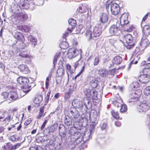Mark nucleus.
I'll list each match as a JSON object with an SVG mask.
<instances>
[{"label":"nucleus","mask_w":150,"mask_h":150,"mask_svg":"<svg viewBox=\"0 0 150 150\" xmlns=\"http://www.w3.org/2000/svg\"><path fill=\"white\" fill-rule=\"evenodd\" d=\"M74 129H76L74 128ZM69 132L71 135V141L73 142L74 145L76 144H79L83 141V142H85L88 141L90 138L91 134V130H87L84 133L83 135L81 136V133L79 132H75L73 128H71Z\"/></svg>","instance_id":"obj_1"},{"label":"nucleus","mask_w":150,"mask_h":150,"mask_svg":"<svg viewBox=\"0 0 150 150\" xmlns=\"http://www.w3.org/2000/svg\"><path fill=\"white\" fill-rule=\"evenodd\" d=\"M28 18V15L22 12L17 14H14L10 18V23L11 24L17 25L20 23H22Z\"/></svg>","instance_id":"obj_2"},{"label":"nucleus","mask_w":150,"mask_h":150,"mask_svg":"<svg viewBox=\"0 0 150 150\" xmlns=\"http://www.w3.org/2000/svg\"><path fill=\"white\" fill-rule=\"evenodd\" d=\"M68 23L69 25L67 30L63 34V38L64 39H65L66 37L69 35V33L72 32L73 29L74 28L76 24V20L73 19H69Z\"/></svg>","instance_id":"obj_3"},{"label":"nucleus","mask_w":150,"mask_h":150,"mask_svg":"<svg viewBox=\"0 0 150 150\" xmlns=\"http://www.w3.org/2000/svg\"><path fill=\"white\" fill-rule=\"evenodd\" d=\"M69 114L71 117L74 118V122H81V120H80V115L78 111L74 107L71 108L69 111Z\"/></svg>","instance_id":"obj_4"},{"label":"nucleus","mask_w":150,"mask_h":150,"mask_svg":"<svg viewBox=\"0 0 150 150\" xmlns=\"http://www.w3.org/2000/svg\"><path fill=\"white\" fill-rule=\"evenodd\" d=\"M72 105L73 107L78 109L83 113L85 112V107H83L82 101L79 99H75L73 100L72 102Z\"/></svg>","instance_id":"obj_5"},{"label":"nucleus","mask_w":150,"mask_h":150,"mask_svg":"<svg viewBox=\"0 0 150 150\" xmlns=\"http://www.w3.org/2000/svg\"><path fill=\"white\" fill-rule=\"evenodd\" d=\"M149 103L146 101L141 102L137 108L138 110L140 112H146L149 109Z\"/></svg>","instance_id":"obj_6"},{"label":"nucleus","mask_w":150,"mask_h":150,"mask_svg":"<svg viewBox=\"0 0 150 150\" xmlns=\"http://www.w3.org/2000/svg\"><path fill=\"white\" fill-rule=\"evenodd\" d=\"M58 126L57 123H54L53 125L45 129L44 130V133L46 135L50 134L51 133L54 132L57 129Z\"/></svg>","instance_id":"obj_7"},{"label":"nucleus","mask_w":150,"mask_h":150,"mask_svg":"<svg viewBox=\"0 0 150 150\" xmlns=\"http://www.w3.org/2000/svg\"><path fill=\"white\" fill-rule=\"evenodd\" d=\"M22 9H27L30 4L28 0H15Z\"/></svg>","instance_id":"obj_8"},{"label":"nucleus","mask_w":150,"mask_h":150,"mask_svg":"<svg viewBox=\"0 0 150 150\" xmlns=\"http://www.w3.org/2000/svg\"><path fill=\"white\" fill-rule=\"evenodd\" d=\"M129 14L127 13H125L121 15L120 21V25L122 27L126 26L129 23L128 20Z\"/></svg>","instance_id":"obj_9"},{"label":"nucleus","mask_w":150,"mask_h":150,"mask_svg":"<svg viewBox=\"0 0 150 150\" xmlns=\"http://www.w3.org/2000/svg\"><path fill=\"white\" fill-rule=\"evenodd\" d=\"M31 80L32 81H30L31 83H33L34 81V79L31 78L28 79L25 77L21 76L18 78L17 79V82L21 84L25 85L28 82H30V80Z\"/></svg>","instance_id":"obj_10"},{"label":"nucleus","mask_w":150,"mask_h":150,"mask_svg":"<svg viewBox=\"0 0 150 150\" xmlns=\"http://www.w3.org/2000/svg\"><path fill=\"white\" fill-rule=\"evenodd\" d=\"M84 93L86 96L88 97L92 98V99H96L98 98L97 92L94 90H90L89 89H86L84 91Z\"/></svg>","instance_id":"obj_11"},{"label":"nucleus","mask_w":150,"mask_h":150,"mask_svg":"<svg viewBox=\"0 0 150 150\" xmlns=\"http://www.w3.org/2000/svg\"><path fill=\"white\" fill-rule=\"evenodd\" d=\"M122 102L121 99H117L114 102L115 105L117 107L121 106V108L120 109V111L121 112H124L126 111L127 110V106L125 104H122L121 103Z\"/></svg>","instance_id":"obj_12"},{"label":"nucleus","mask_w":150,"mask_h":150,"mask_svg":"<svg viewBox=\"0 0 150 150\" xmlns=\"http://www.w3.org/2000/svg\"><path fill=\"white\" fill-rule=\"evenodd\" d=\"M83 107H85V112L87 109L91 108L92 106V103L90 100L89 97H85L83 99Z\"/></svg>","instance_id":"obj_13"},{"label":"nucleus","mask_w":150,"mask_h":150,"mask_svg":"<svg viewBox=\"0 0 150 150\" xmlns=\"http://www.w3.org/2000/svg\"><path fill=\"white\" fill-rule=\"evenodd\" d=\"M110 5L112 14L114 15H117L120 11L119 5L116 3H111Z\"/></svg>","instance_id":"obj_14"},{"label":"nucleus","mask_w":150,"mask_h":150,"mask_svg":"<svg viewBox=\"0 0 150 150\" xmlns=\"http://www.w3.org/2000/svg\"><path fill=\"white\" fill-rule=\"evenodd\" d=\"M120 29L115 24L112 25L109 30V34L111 35H117Z\"/></svg>","instance_id":"obj_15"},{"label":"nucleus","mask_w":150,"mask_h":150,"mask_svg":"<svg viewBox=\"0 0 150 150\" xmlns=\"http://www.w3.org/2000/svg\"><path fill=\"white\" fill-rule=\"evenodd\" d=\"M78 51L74 48L70 49L67 53V55L69 58L71 59L75 57L79 54Z\"/></svg>","instance_id":"obj_16"},{"label":"nucleus","mask_w":150,"mask_h":150,"mask_svg":"<svg viewBox=\"0 0 150 150\" xmlns=\"http://www.w3.org/2000/svg\"><path fill=\"white\" fill-rule=\"evenodd\" d=\"M91 25L89 23H88L86 24V36L88 40H90L91 39H94V36L93 37L92 35V33L90 29L91 28Z\"/></svg>","instance_id":"obj_17"},{"label":"nucleus","mask_w":150,"mask_h":150,"mask_svg":"<svg viewBox=\"0 0 150 150\" xmlns=\"http://www.w3.org/2000/svg\"><path fill=\"white\" fill-rule=\"evenodd\" d=\"M102 29L100 25H96L93 30V35L94 37L99 36L101 33Z\"/></svg>","instance_id":"obj_18"},{"label":"nucleus","mask_w":150,"mask_h":150,"mask_svg":"<svg viewBox=\"0 0 150 150\" xmlns=\"http://www.w3.org/2000/svg\"><path fill=\"white\" fill-rule=\"evenodd\" d=\"M138 79L139 82L145 84L149 82L150 78L149 76L147 75L142 74L139 77Z\"/></svg>","instance_id":"obj_19"},{"label":"nucleus","mask_w":150,"mask_h":150,"mask_svg":"<svg viewBox=\"0 0 150 150\" xmlns=\"http://www.w3.org/2000/svg\"><path fill=\"white\" fill-rule=\"evenodd\" d=\"M30 51L27 49H24L20 51L19 54V56L23 58H25L27 57H30V55H31Z\"/></svg>","instance_id":"obj_20"},{"label":"nucleus","mask_w":150,"mask_h":150,"mask_svg":"<svg viewBox=\"0 0 150 150\" xmlns=\"http://www.w3.org/2000/svg\"><path fill=\"white\" fill-rule=\"evenodd\" d=\"M18 98V96L16 92L11 91L9 92L8 99L11 101L13 102L17 100Z\"/></svg>","instance_id":"obj_21"},{"label":"nucleus","mask_w":150,"mask_h":150,"mask_svg":"<svg viewBox=\"0 0 150 150\" xmlns=\"http://www.w3.org/2000/svg\"><path fill=\"white\" fill-rule=\"evenodd\" d=\"M28 41H30L33 47H34L36 45L37 43V39L35 36L31 35H30L28 37Z\"/></svg>","instance_id":"obj_22"},{"label":"nucleus","mask_w":150,"mask_h":150,"mask_svg":"<svg viewBox=\"0 0 150 150\" xmlns=\"http://www.w3.org/2000/svg\"><path fill=\"white\" fill-rule=\"evenodd\" d=\"M59 128L60 135L62 137H64L67 133V129L65 127L64 125L60 124L59 126Z\"/></svg>","instance_id":"obj_23"},{"label":"nucleus","mask_w":150,"mask_h":150,"mask_svg":"<svg viewBox=\"0 0 150 150\" xmlns=\"http://www.w3.org/2000/svg\"><path fill=\"white\" fill-rule=\"evenodd\" d=\"M122 61V59L121 57L118 56H115L112 60V64H110L111 66H113L114 64H120Z\"/></svg>","instance_id":"obj_24"},{"label":"nucleus","mask_w":150,"mask_h":150,"mask_svg":"<svg viewBox=\"0 0 150 150\" xmlns=\"http://www.w3.org/2000/svg\"><path fill=\"white\" fill-rule=\"evenodd\" d=\"M21 8L20 6L18 4H14L12 8V11L14 13V14H18L22 12Z\"/></svg>","instance_id":"obj_25"},{"label":"nucleus","mask_w":150,"mask_h":150,"mask_svg":"<svg viewBox=\"0 0 150 150\" xmlns=\"http://www.w3.org/2000/svg\"><path fill=\"white\" fill-rule=\"evenodd\" d=\"M108 19V17L106 13H103L100 16V24L102 25L106 23ZM101 25V24H100Z\"/></svg>","instance_id":"obj_26"},{"label":"nucleus","mask_w":150,"mask_h":150,"mask_svg":"<svg viewBox=\"0 0 150 150\" xmlns=\"http://www.w3.org/2000/svg\"><path fill=\"white\" fill-rule=\"evenodd\" d=\"M143 34L146 36L150 34V27L148 25H145L142 29Z\"/></svg>","instance_id":"obj_27"},{"label":"nucleus","mask_w":150,"mask_h":150,"mask_svg":"<svg viewBox=\"0 0 150 150\" xmlns=\"http://www.w3.org/2000/svg\"><path fill=\"white\" fill-rule=\"evenodd\" d=\"M123 40L126 43H130L133 42V38L131 34H127L124 36Z\"/></svg>","instance_id":"obj_28"},{"label":"nucleus","mask_w":150,"mask_h":150,"mask_svg":"<svg viewBox=\"0 0 150 150\" xmlns=\"http://www.w3.org/2000/svg\"><path fill=\"white\" fill-rule=\"evenodd\" d=\"M18 68L23 73L27 74L29 71L27 66L25 64L19 65L18 66Z\"/></svg>","instance_id":"obj_29"},{"label":"nucleus","mask_w":150,"mask_h":150,"mask_svg":"<svg viewBox=\"0 0 150 150\" xmlns=\"http://www.w3.org/2000/svg\"><path fill=\"white\" fill-rule=\"evenodd\" d=\"M16 45L18 46L17 47L18 48L22 50L24 49L26 47V45L23 42V40L17 41L16 42Z\"/></svg>","instance_id":"obj_30"},{"label":"nucleus","mask_w":150,"mask_h":150,"mask_svg":"<svg viewBox=\"0 0 150 150\" xmlns=\"http://www.w3.org/2000/svg\"><path fill=\"white\" fill-rule=\"evenodd\" d=\"M45 105V104H44V105L42 107L40 108L38 115L37 116V117L38 119H40L41 117L42 116H44L45 115L46 112L45 113L44 112V109L45 108L44 105Z\"/></svg>","instance_id":"obj_31"},{"label":"nucleus","mask_w":150,"mask_h":150,"mask_svg":"<svg viewBox=\"0 0 150 150\" xmlns=\"http://www.w3.org/2000/svg\"><path fill=\"white\" fill-rule=\"evenodd\" d=\"M72 120L71 117L68 115H66L65 116L64 119V123L67 126H70L72 124Z\"/></svg>","instance_id":"obj_32"},{"label":"nucleus","mask_w":150,"mask_h":150,"mask_svg":"<svg viewBox=\"0 0 150 150\" xmlns=\"http://www.w3.org/2000/svg\"><path fill=\"white\" fill-rule=\"evenodd\" d=\"M14 38L18 41H20L23 40V36L21 33L18 32H16L14 35Z\"/></svg>","instance_id":"obj_33"},{"label":"nucleus","mask_w":150,"mask_h":150,"mask_svg":"<svg viewBox=\"0 0 150 150\" xmlns=\"http://www.w3.org/2000/svg\"><path fill=\"white\" fill-rule=\"evenodd\" d=\"M108 71L104 69L101 68L99 71V74L102 77L106 76L108 74Z\"/></svg>","instance_id":"obj_34"},{"label":"nucleus","mask_w":150,"mask_h":150,"mask_svg":"<svg viewBox=\"0 0 150 150\" xmlns=\"http://www.w3.org/2000/svg\"><path fill=\"white\" fill-rule=\"evenodd\" d=\"M60 48L62 49H67L69 46L68 43L65 41H63L59 44Z\"/></svg>","instance_id":"obj_35"},{"label":"nucleus","mask_w":150,"mask_h":150,"mask_svg":"<svg viewBox=\"0 0 150 150\" xmlns=\"http://www.w3.org/2000/svg\"><path fill=\"white\" fill-rule=\"evenodd\" d=\"M64 74V70L62 68H58L57 71L56 76L58 77H62Z\"/></svg>","instance_id":"obj_36"},{"label":"nucleus","mask_w":150,"mask_h":150,"mask_svg":"<svg viewBox=\"0 0 150 150\" xmlns=\"http://www.w3.org/2000/svg\"><path fill=\"white\" fill-rule=\"evenodd\" d=\"M42 97L41 95H38L35 98L34 102L36 104H39L42 101Z\"/></svg>","instance_id":"obj_37"},{"label":"nucleus","mask_w":150,"mask_h":150,"mask_svg":"<svg viewBox=\"0 0 150 150\" xmlns=\"http://www.w3.org/2000/svg\"><path fill=\"white\" fill-rule=\"evenodd\" d=\"M61 54V52H57L54 55L53 60V64L54 66L57 63V60Z\"/></svg>","instance_id":"obj_38"},{"label":"nucleus","mask_w":150,"mask_h":150,"mask_svg":"<svg viewBox=\"0 0 150 150\" xmlns=\"http://www.w3.org/2000/svg\"><path fill=\"white\" fill-rule=\"evenodd\" d=\"M98 82L95 79H93L90 82V85L93 88H95L98 86Z\"/></svg>","instance_id":"obj_39"},{"label":"nucleus","mask_w":150,"mask_h":150,"mask_svg":"<svg viewBox=\"0 0 150 150\" xmlns=\"http://www.w3.org/2000/svg\"><path fill=\"white\" fill-rule=\"evenodd\" d=\"M100 127L102 130L105 131L108 128L107 124L106 122H102L100 123Z\"/></svg>","instance_id":"obj_40"},{"label":"nucleus","mask_w":150,"mask_h":150,"mask_svg":"<svg viewBox=\"0 0 150 150\" xmlns=\"http://www.w3.org/2000/svg\"><path fill=\"white\" fill-rule=\"evenodd\" d=\"M53 141L51 139H45V143L46 144L45 147H47L49 146H51L53 144Z\"/></svg>","instance_id":"obj_41"},{"label":"nucleus","mask_w":150,"mask_h":150,"mask_svg":"<svg viewBox=\"0 0 150 150\" xmlns=\"http://www.w3.org/2000/svg\"><path fill=\"white\" fill-rule=\"evenodd\" d=\"M31 28L30 26L28 25H26L22 26L21 27V30L23 32H28Z\"/></svg>","instance_id":"obj_42"},{"label":"nucleus","mask_w":150,"mask_h":150,"mask_svg":"<svg viewBox=\"0 0 150 150\" xmlns=\"http://www.w3.org/2000/svg\"><path fill=\"white\" fill-rule=\"evenodd\" d=\"M124 45L127 49H130L134 47L135 45V44L134 43L132 42L129 43H126L124 44Z\"/></svg>","instance_id":"obj_43"},{"label":"nucleus","mask_w":150,"mask_h":150,"mask_svg":"<svg viewBox=\"0 0 150 150\" xmlns=\"http://www.w3.org/2000/svg\"><path fill=\"white\" fill-rule=\"evenodd\" d=\"M76 86L75 84H71L69 89V92L70 93H72L73 91L75 90Z\"/></svg>","instance_id":"obj_44"},{"label":"nucleus","mask_w":150,"mask_h":150,"mask_svg":"<svg viewBox=\"0 0 150 150\" xmlns=\"http://www.w3.org/2000/svg\"><path fill=\"white\" fill-rule=\"evenodd\" d=\"M111 113L113 117L116 119H119L120 118V117L117 112H116L115 110H112V111Z\"/></svg>","instance_id":"obj_45"},{"label":"nucleus","mask_w":150,"mask_h":150,"mask_svg":"<svg viewBox=\"0 0 150 150\" xmlns=\"http://www.w3.org/2000/svg\"><path fill=\"white\" fill-rule=\"evenodd\" d=\"M1 96L3 98H4V100L6 99L9 98V92L8 93L6 91H5L1 93Z\"/></svg>","instance_id":"obj_46"},{"label":"nucleus","mask_w":150,"mask_h":150,"mask_svg":"<svg viewBox=\"0 0 150 150\" xmlns=\"http://www.w3.org/2000/svg\"><path fill=\"white\" fill-rule=\"evenodd\" d=\"M45 137L38 136L36 139V141L38 143L44 142L45 139Z\"/></svg>","instance_id":"obj_47"},{"label":"nucleus","mask_w":150,"mask_h":150,"mask_svg":"<svg viewBox=\"0 0 150 150\" xmlns=\"http://www.w3.org/2000/svg\"><path fill=\"white\" fill-rule=\"evenodd\" d=\"M144 94L148 96L150 94V86H148L144 89Z\"/></svg>","instance_id":"obj_48"},{"label":"nucleus","mask_w":150,"mask_h":150,"mask_svg":"<svg viewBox=\"0 0 150 150\" xmlns=\"http://www.w3.org/2000/svg\"><path fill=\"white\" fill-rule=\"evenodd\" d=\"M11 143L8 142L6 144V145H4V147L5 149V150H12L11 149Z\"/></svg>","instance_id":"obj_49"},{"label":"nucleus","mask_w":150,"mask_h":150,"mask_svg":"<svg viewBox=\"0 0 150 150\" xmlns=\"http://www.w3.org/2000/svg\"><path fill=\"white\" fill-rule=\"evenodd\" d=\"M131 86L134 88H137L139 86V84L137 81H134L131 84Z\"/></svg>","instance_id":"obj_50"},{"label":"nucleus","mask_w":150,"mask_h":150,"mask_svg":"<svg viewBox=\"0 0 150 150\" xmlns=\"http://www.w3.org/2000/svg\"><path fill=\"white\" fill-rule=\"evenodd\" d=\"M33 57L31 55H30V57H27L25 58V63L26 64H30L31 63V60Z\"/></svg>","instance_id":"obj_51"},{"label":"nucleus","mask_w":150,"mask_h":150,"mask_svg":"<svg viewBox=\"0 0 150 150\" xmlns=\"http://www.w3.org/2000/svg\"><path fill=\"white\" fill-rule=\"evenodd\" d=\"M92 113L93 114V116L95 119H97L100 116V112L99 111H97L93 110V112Z\"/></svg>","instance_id":"obj_52"},{"label":"nucleus","mask_w":150,"mask_h":150,"mask_svg":"<svg viewBox=\"0 0 150 150\" xmlns=\"http://www.w3.org/2000/svg\"><path fill=\"white\" fill-rule=\"evenodd\" d=\"M123 27L126 28L127 30L129 32L131 31L134 28V27L132 25H128L127 24L126 26H123Z\"/></svg>","instance_id":"obj_53"},{"label":"nucleus","mask_w":150,"mask_h":150,"mask_svg":"<svg viewBox=\"0 0 150 150\" xmlns=\"http://www.w3.org/2000/svg\"><path fill=\"white\" fill-rule=\"evenodd\" d=\"M86 9L84 8V7L82 6H80L79 9H77L76 11L77 12H79L81 13H83L86 11Z\"/></svg>","instance_id":"obj_54"},{"label":"nucleus","mask_w":150,"mask_h":150,"mask_svg":"<svg viewBox=\"0 0 150 150\" xmlns=\"http://www.w3.org/2000/svg\"><path fill=\"white\" fill-rule=\"evenodd\" d=\"M69 92L66 93L64 95V98L65 100H67L69 99L70 97L71 94Z\"/></svg>","instance_id":"obj_55"},{"label":"nucleus","mask_w":150,"mask_h":150,"mask_svg":"<svg viewBox=\"0 0 150 150\" xmlns=\"http://www.w3.org/2000/svg\"><path fill=\"white\" fill-rule=\"evenodd\" d=\"M137 97L132 98V99H128L127 102L129 103H132V104L137 102Z\"/></svg>","instance_id":"obj_56"},{"label":"nucleus","mask_w":150,"mask_h":150,"mask_svg":"<svg viewBox=\"0 0 150 150\" xmlns=\"http://www.w3.org/2000/svg\"><path fill=\"white\" fill-rule=\"evenodd\" d=\"M96 99H93V103L94 105H97L98 104H100L101 102L99 99L97 98Z\"/></svg>","instance_id":"obj_57"},{"label":"nucleus","mask_w":150,"mask_h":150,"mask_svg":"<svg viewBox=\"0 0 150 150\" xmlns=\"http://www.w3.org/2000/svg\"><path fill=\"white\" fill-rule=\"evenodd\" d=\"M99 62L100 60L99 57H96L95 58L93 65L94 66L97 65L99 64Z\"/></svg>","instance_id":"obj_58"},{"label":"nucleus","mask_w":150,"mask_h":150,"mask_svg":"<svg viewBox=\"0 0 150 150\" xmlns=\"http://www.w3.org/2000/svg\"><path fill=\"white\" fill-rule=\"evenodd\" d=\"M21 145V144L18 143L14 145L13 146H11V149L12 150H14L18 148Z\"/></svg>","instance_id":"obj_59"},{"label":"nucleus","mask_w":150,"mask_h":150,"mask_svg":"<svg viewBox=\"0 0 150 150\" xmlns=\"http://www.w3.org/2000/svg\"><path fill=\"white\" fill-rule=\"evenodd\" d=\"M66 67L67 69V73L68 74V76L69 77L68 72H69L70 74L72 73V71H71V66L70 65L67 64L66 65Z\"/></svg>","instance_id":"obj_60"},{"label":"nucleus","mask_w":150,"mask_h":150,"mask_svg":"<svg viewBox=\"0 0 150 150\" xmlns=\"http://www.w3.org/2000/svg\"><path fill=\"white\" fill-rule=\"evenodd\" d=\"M135 93H131L128 97V99H132V98H135L136 96H135Z\"/></svg>","instance_id":"obj_61"},{"label":"nucleus","mask_w":150,"mask_h":150,"mask_svg":"<svg viewBox=\"0 0 150 150\" xmlns=\"http://www.w3.org/2000/svg\"><path fill=\"white\" fill-rule=\"evenodd\" d=\"M135 95H137L138 96H140L142 93V91L140 89H138L136 90L134 93Z\"/></svg>","instance_id":"obj_62"},{"label":"nucleus","mask_w":150,"mask_h":150,"mask_svg":"<svg viewBox=\"0 0 150 150\" xmlns=\"http://www.w3.org/2000/svg\"><path fill=\"white\" fill-rule=\"evenodd\" d=\"M51 74H49V76L47 77L46 78V81H45V85H46V87L47 88V87L48 86L49 84V80H50L49 77L50 76L51 77Z\"/></svg>","instance_id":"obj_63"},{"label":"nucleus","mask_w":150,"mask_h":150,"mask_svg":"<svg viewBox=\"0 0 150 150\" xmlns=\"http://www.w3.org/2000/svg\"><path fill=\"white\" fill-rule=\"evenodd\" d=\"M9 139L12 142L15 141L16 140V137L15 136L13 135L9 137Z\"/></svg>","instance_id":"obj_64"}]
</instances>
